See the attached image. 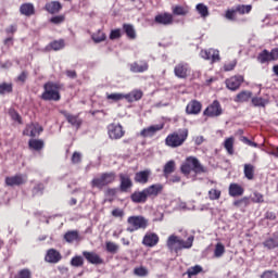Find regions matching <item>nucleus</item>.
Wrapping results in <instances>:
<instances>
[{"mask_svg": "<svg viewBox=\"0 0 278 278\" xmlns=\"http://www.w3.org/2000/svg\"><path fill=\"white\" fill-rule=\"evenodd\" d=\"M194 243V236L188 237V239L185 241L184 239H179V237L172 235L167 239V247L170 249V251L175 250L181 251L184 249H192V244Z\"/></svg>", "mask_w": 278, "mask_h": 278, "instance_id": "1", "label": "nucleus"}, {"mask_svg": "<svg viewBox=\"0 0 278 278\" xmlns=\"http://www.w3.org/2000/svg\"><path fill=\"white\" fill-rule=\"evenodd\" d=\"M188 140V129H179L169 134L165 139L166 147H170V149H177V147H181L184 142Z\"/></svg>", "mask_w": 278, "mask_h": 278, "instance_id": "2", "label": "nucleus"}, {"mask_svg": "<svg viewBox=\"0 0 278 278\" xmlns=\"http://www.w3.org/2000/svg\"><path fill=\"white\" fill-rule=\"evenodd\" d=\"M180 170L184 175H190V173H197L198 175H201V173H205V167L201 165V162H199V159L194 156L187 157L186 162L181 165Z\"/></svg>", "mask_w": 278, "mask_h": 278, "instance_id": "3", "label": "nucleus"}, {"mask_svg": "<svg viewBox=\"0 0 278 278\" xmlns=\"http://www.w3.org/2000/svg\"><path fill=\"white\" fill-rule=\"evenodd\" d=\"M45 91L41 94L42 101H60L62 96H60V86L55 83H46L43 85Z\"/></svg>", "mask_w": 278, "mask_h": 278, "instance_id": "4", "label": "nucleus"}, {"mask_svg": "<svg viewBox=\"0 0 278 278\" xmlns=\"http://www.w3.org/2000/svg\"><path fill=\"white\" fill-rule=\"evenodd\" d=\"M114 181H116V173H102L99 177L93 178L91 180V187L98 188L99 190H103L105 186H110V184H114Z\"/></svg>", "mask_w": 278, "mask_h": 278, "instance_id": "5", "label": "nucleus"}, {"mask_svg": "<svg viewBox=\"0 0 278 278\" xmlns=\"http://www.w3.org/2000/svg\"><path fill=\"white\" fill-rule=\"evenodd\" d=\"M128 227L126 231H129V233H134V231H138V229H147L149 227V220L144 218L143 216H130L127 219Z\"/></svg>", "mask_w": 278, "mask_h": 278, "instance_id": "6", "label": "nucleus"}, {"mask_svg": "<svg viewBox=\"0 0 278 278\" xmlns=\"http://www.w3.org/2000/svg\"><path fill=\"white\" fill-rule=\"evenodd\" d=\"M108 134L111 140H121L125 136V129H123V125L112 123L108 126Z\"/></svg>", "mask_w": 278, "mask_h": 278, "instance_id": "7", "label": "nucleus"}, {"mask_svg": "<svg viewBox=\"0 0 278 278\" xmlns=\"http://www.w3.org/2000/svg\"><path fill=\"white\" fill-rule=\"evenodd\" d=\"M275 60H278V48H274L270 52L264 49L257 55V61L260 64H266V62H275Z\"/></svg>", "mask_w": 278, "mask_h": 278, "instance_id": "8", "label": "nucleus"}, {"mask_svg": "<svg viewBox=\"0 0 278 278\" xmlns=\"http://www.w3.org/2000/svg\"><path fill=\"white\" fill-rule=\"evenodd\" d=\"M174 75L178 77V79H187L190 75V65L186 62H180L174 67Z\"/></svg>", "mask_w": 278, "mask_h": 278, "instance_id": "9", "label": "nucleus"}, {"mask_svg": "<svg viewBox=\"0 0 278 278\" xmlns=\"http://www.w3.org/2000/svg\"><path fill=\"white\" fill-rule=\"evenodd\" d=\"M203 114L204 116H210L211 118L220 116V114H223L220 102H218V100H214L213 103L204 110Z\"/></svg>", "mask_w": 278, "mask_h": 278, "instance_id": "10", "label": "nucleus"}, {"mask_svg": "<svg viewBox=\"0 0 278 278\" xmlns=\"http://www.w3.org/2000/svg\"><path fill=\"white\" fill-rule=\"evenodd\" d=\"M154 23L155 25H164L165 27H168V25H173V23H175V18L172 13L164 12L155 15Z\"/></svg>", "mask_w": 278, "mask_h": 278, "instance_id": "11", "label": "nucleus"}, {"mask_svg": "<svg viewBox=\"0 0 278 278\" xmlns=\"http://www.w3.org/2000/svg\"><path fill=\"white\" fill-rule=\"evenodd\" d=\"M242 84H244V76H232L226 79V88H228V90H231L232 92L239 90Z\"/></svg>", "mask_w": 278, "mask_h": 278, "instance_id": "12", "label": "nucleus"}, {"mask_svg": "<svg viewBox=\"0 0 278 278\" xmlns=\"http://www.w3.org/2000/svg\"><path fill=\"white\" fill-rule=\"evenodd\" d=\"M130 188H134V181L129 174H119V190L121 192H129Z\"/></svg>", "mask_w": 278, "mask_h": 278, "instance_id": "13", "label": "nucleus"}, {"mask_svg": "<svg viewBox=\"0 0 278 278\" xmlns=\"http://www.w3.org/2000/svg\"><path fill=\"white\" fill-rule=\"evenodd\" d=\"M23 184H27V178L23 177L21 174L5 178V185L11 188L14 186H23Z\"/></svg>", "mask_w": 278, "mask_h": 278, "instance_id": "14", "label": "nucleus"}, {"mask_svg": "<svg viewBox=\"0 0 278 278\" xmlns=\"http://www.w3.org/2000/svg\"><path fill=\"white\" fill-rule=\"evenodd\" d=\"M146 194L149 198L155 199V197L162 194V190H164V186L162 184H155L147 187L146 189Z\"/></svg>", "mask_w": 278, "mask_h": 278, "instance_id": "15", "label": "nucleus"}, {"mask_svg": "<svg viewBox=\"0 0 278 278\" xmlns=\"http://www.w3.org/2000/svg\"><path fill=\"white\" fill-rule=\"evenodd\" d=\"M45 260L48 262V264H58V262L62 260V254H60V252L55 249H50L47 251Z\"/></svg>", "mask_w": 278, "mask_h": 278, "instance_id": "16", "label": "nucleus"}, {"mask_svg": "<svg viewBox=\"0 0 278 278\" xmlns=\"http://www.w3.org/2000/svg\"><path fill=\"white\" fill-rule=\"evenodd\" d=\"M203 105L198 100H191L186 108L187 114L197 115L201 114Z\"/></svg>", "mask_w": 278, "mask_h": 278, "instance_id": "17", "label": "nucleus"}, {"mask_svg": "<svg viewBox=\"0 0 278 278\" xmlns=\"http://www.w3.org/2000/svg\"><path fill=\"white\" fill-rule=\"evenodd\" d=\"M83 255L85 260L89 262V264H94L96 266H98L99 264H103V258H101V256L94 252L85 251L83 252Z\"/></svg>", "mask_w": 278, "mask_h": 278, "instance_id": "18", "label": "nucleus"}, {"mask_svg": "<svg viewBox=\"0 0 278 278\" xmlns=\"http://www.w3.org/2000/svg\"><path fill=\"white\" fill-rule=\"evenodd\" d=\"M160 242V237L155 232L147 233L143 237L142 244L144 247H155Z\"/></svg>", "mask_w": 278, "mask_h": 278, "instance_id": "19", "label": "nucleus"}, {"mask_svg": "<svg viewBox=\"0 0 278 278\" xmlns=\"http://www.w3.org/2000/svg\"><path fill=\"white\" fill-rule=\"evenodd\" d=\"M161 129H163L162 126L153 125L148 128H143L140 131V136H142V138H153V136H155V134H157V131H161Z\"/></svg>", "mask_w": 278, "mask_h": 278, "instance_id": "20", "label": "nucleus"}, {"mask_svg": "<svg viewBox=\"0 0 278 278\" xmlns=\"http://www.w3.org/2000/svg\"><path fill=\"white\" fill-rule=\"evenodd\" d=\"M151 177V169L141 170L135 174L136 184H149Z\"/></svg>", "mask_w": 278, "mask_h": 278, "instance_id": "21", "label": "nucleus"}, {"mask_svg": "<svg viewBox=\"0 0 278 278\" xmlns=\"http://www.w3.org/2000/svg\"><path fill=\"white\" fill-rule=\"evenodd\" d=\"M45 10L49 14H60V12L62 11V3H60V1L48 2L45 5Z\"/></svg>", "mask_w": 278, "mask_h": 278, "instance_id": "22", "label": "nucleus"}, {"mask_svg": "<svg viewBox=\"0 0 278 278\" xmlns=\"http://www.w3.org/2000/svg\"><path fill=\"white\" fill-rule=\"evenodd\" d=\"M20 13L22 16H34V14H36V8L31 2H26L21 4Z\"/></svg>", "mask_w": 278, "mask_h": 278, "instance_id": "23", "label": "nucleus"}, {"mask_svg": "<svg viewBox=\"0 0 278 278\" xmlns=\"http://www.w3.org/2000/svg\"><path fill=\"white\" fill-rule=\"evenodd\" d=\"M131 73H144L149 71V63L147 61L134 62L130 64Z\"/></svg>", "mask_w": 278, "mask_h": 278, "instance_id": "24", "label": "nucleus"}, {"mask_svg": "<svg viewBox=\"0 0 278 278\" xmlns=\"http://www.w3.org/2000/svg\"><path fill=\"white\" fill-rule=\"evenodd\" d=\"M149 198L144 189L142 191H135L130 195V201H132V203H144Z\"/></svg>", "mask_w": 278, "mask_h": 278, "instance_id": "25", "label": "nucleus"}, {"mask_svg": "<svg viewBox=\"0 0 278 278\" xmlns=\"http://www.w3.org/2000/svg\"><path fill=\"white\" fill-rule=\"evenodd\" d=\"M228 192L230 197H242V194H244V188L236 182H232L229 185Z\"/></svg>", "mask_w": 278, "mask_h": 278, "instance_id": "26", "label": "nucleus"}, {"mask_svg": "<svg viewBox=\"0 0 278 278\" xmlns=\"http://www.w3.org/2000/svg\"><path fill=\"white\" fill-rule=\"evenodd\" d=\"M263 247L268 249V251H273V249H277L278 247V235H273L271 237L267 238L263 242Z\"/></svg>", "mask_w": 278, "mask_h": 278, "instance_id": "27", "label": "nucleus"}, {"mask_svg": "<svg viewBox=\"0 0 278 278\" xmlns=\"http://www.w3.org/2000/svg\"><path fill=\"white\" fill-rule=\"evenodd\" d=\"M65 242H68V244H72V242H79L81 238L79 237V231L77 230H70L65 232L64 235Z\"/></svg>", "mask_w": 278, "mask_h": 278, "instance_id": "28", "label": "nucleus"}, {"mask_svg": "<svg viewBox=\"0 0 278 278\" xmlns=\"http://www.w3.org/2000/svg\"><path fill=\"white\" fill-rule=\"evenodd\" d=\"M190 10L188 9V7H182V5H174L172 7V14L174 16H188Z\"/></svg>", "mask_w": 278, "mask_h": 278, "instance_id": "29", "label": "nucleus"}, {"mask_svg": "<svg viewBox=\"0 0 278 278\" xmlns=\"http://www.w3.org/2000/svg\"><path fill=\"white\" fill-rule=\"evenodd\" d=\"M251 97H253V92L243 90L236 96L235 102L247 103V101H250Z\"/></svg>", "mask_w": 278, "mask_h": 278, "instance_id": "30", "label": "nucleus"}, {"mask_svg": "<svg viewBox=\"0 0 278 278\" xmlns=\"http://www.w3.org/2000/svg\"><path fill=\"white\" fill-rule=\"evenodd\" d=\"M251 103L254 108H266L270 103V100L262 97H253Z\"/></svg>", "mask_w": 278, "mask_h": 278, "instance_id": "31", "label": "nucleus"}, {"mask_svg": "<svg viewBox=\"0 0 278 278\" xmlns=\"http://www.w3.org/2000/svg\"><path fill=\"white\" fill-rule=\"evenodd\" d=\"M142 94V90H134L130 93L125 94V99H127L129 103H134V101H140Z\"/></svg>", "mask_w": 278, "mask_h": 278, "instance_id": "32", "label": "nucleus"}, {"mask_svg": "<svg viewBox=\"0 0 278 278\" xmlns=\"http://www.w3.org/2000/svg\"><path fill=\"white\" fill-rule=\"evenodd\" d=\"M123 30L125 31L127 38H129V40H136V28H134V25L131 24H124L123 25Z\"/></svg>", "mask_w": 278, "mask_h": 278, "instance_id": "33", "label": "nucleus"}, {"mask_svg": "<svg viewBox=\"0 0 278 278\" xmlns=\"http://www.w3.org/2000/svg\"><path fill=\"white\" fill-rule=\"evenodd\" d=\"M28 147L34 149V151H42V149H45V141L40 139H30L28 141Z\"/></svg>", "mask_w": 278, "mask_h": 278, "instance_id": "34", "label": "nucleus"}, {"mask_svg": "<svg viewBox=\"0 0 278 278\" xmlns=\"http://www.w3.org/2000/svg\"><path fill=\"white\" fill-rule=\"evenodd\" d=\"M65 118H66L67 123L72 124L73 127H77V129H79V127H81V119L79 118V116L66 114Z\"/></svg>", "mask_w": 278, "mask_h": 278, "instance_id": "35", "label": "nucleus"}, {"mask_svg": "<svg viewBox=\"0 0 278 278\" xmlns=\"http://www.w3.org/2000/svg\"><path fill=\"white\" fill-rule=\"evenodd\" d=\"M235 8H236L237 14H241V15L250 14L251 11L253 10V5L251 4H238Z\"/></svg>", "mask_w": 278, "mask_h": 278, "instance_id": "36", "label": "nucleus"}, {"mask_svg": "<svg viewBox=\"0 0 278 278\" xmlns=\"http://www.w3.org/2000/svg\"><path fill=\"white\" fill-rule=\"evenodd\" d=\"M195 10L202 18H207V16H210V9L204 3L197 4Z\"/></svg>", "mask_w": 278, "mask_h": 278, "instance_id": "37", "label": "nucleus"}, {"mask_svg": "<svg viewBox=\"0 0 278 278\" xmlns=\"http://www.w3.org/2000/svg\"><path fill=\"white\" fill-rule=\"evenodd\" d=\"M243 173L247 179L251 180L255 177V167L252 164H245Z\"/></svg>", "mask_w": 278, "mask_h": 278, "instance_id": "38", "label": "nucleus"}, {"mask_svg": "<svg viewBox=\"0 0 278 278\" xmlns=\"http://www.w3.org/2000/svg\"><path fill=\"white\" fill-rule=\"evenodd\" d=\"M200 273H203V267L201 265H194L193 267H189L187 269V275L189 278H192L199 275Z\"/></svg>", "mask_w": 278, "mask_h": 278, "instance_id": "39", "label": "nucleus"}, {"mask_svg": "<svg viewBox=\"0 0 278 278\" xmlns=\"http://www.w3.org/2000/svg\"><path fill=\"white\" fill-rule=\"evenodd\" d=\"M108 37L105 36V33H103L102 30H98L97 33L91 35V39L93 40V42H96L97 45H99V42H104V40Z\"/></svg>", "mask_w": 278, "mask_h": 278, "instance_id": "40", "label": "nucleus"}, {"mask_svg": "<svg viewBox=\"0 0 278 278\" xmlns=\"http://www.w3.org/2000/svg\"><path fill=\"white\" fill-rule=\"evenodd\" d=\"M163 173H164L165 177H168V175L175 173V161H168L164 165Z\"/></svg>", "mask_w": 278, "mask_h": 278, "instance_id": "41", "label": "nucleus"}, {"mask_svg": "<svg viewBox=\"0 0 278 278\" xmlns=\"http://www.w3.org/2000/svg\"><path fill=\"white\" fill-rule=\"evenodd\" d=\"M224 148L226 149L228 155H233V137H229L225 140Z\"/></svg>", "mask_w": 278, "mask_h": 278, "instance_id": "42", "label": "nucleus"}, {"mask_svg": "<svg viewBox=\"0 0 278 278\" xmlns=\"http://www.w3.org/2000/svg\"><path fill=\"white\" fill-rule=\"evenodd\" d=\"M105 249L108 251V253H112V255H116V253H118V244L109 241L105 243Z\"/></svg>", "mask_w": 278, "mask_h": 278, "instance_id": "43", "label": "nucleus"}, {"mask_svg": "<svg viewBox=\"0 0 278 278\" xmlns=\"http://www.w3.org/2000/svg\"><path fill=\"white\" fill-rule=\"evenodd\" d=\"M134 275L136 277H147L149 275V269L144 266H139L134 269Z\"/></svg>", "mask_w": 278, "mask_h": 278, "instance_id": "44", "label": "nucleus"}, {"mask_svg": "<svg viewBox=\"0 0 278 278\" xmlns=\"http://www.w3.org/2000/svg\"><path fill=\"white\" fill-rule=\"evenodd\" d=\"M223 255H225V245L218 242L215 245L214 257H223Z\"/></svg>", "mask_w": 278, "mask_h": 278, "instance_id": "45", "label": "nucleus"}, {"mask_svg": "<svg viewBox=\"0 0 278 278\" xmlns=\"http://www.w3.org/2000/svg\"><path fill=\"white\" fill-rule=\"evenodd\" d=\"M31 192H33V197H38L40 194H43V192H45V185L42 182L37 184L33 188Z\"/></svg>", "mask_w": 278, "mask_h": 278, "instance_id": "46", "label": "nucleus"}, {"mask_svg": "<svg viewBox=\"0 0 278 278\" xmlns=\"http://www.w3.org/2000/svg\"><path fill=\"white\" fill-rule=\"evenodd\" d=\"M64 21H66V15L64 14L55 15L50 18V23H52V25H62Z\"/></svg>", "mask_w": 278, "mask_h": 278, "instance_id": "47", "label": "nucleus"}, {"mask_svg": "<svg viewBox=\"0 0 278 278\" xmlns=\"http://www.w3.org/2000/svg\"><path fill=\"white\" fill-rule=\"evenodd\" d=\"M220 194H222L220 190H218V189H211L208 191V199L211 201H218V199H220Z\"/></svg>", "mask_w": 278, "mask_h": 278, "instance_id": "48", "label": "nucleus"}, {"mask_svg": "<svg viewBox=\"0 0 278 278\" xmlns=\"http://www.w3.org/2000/svg\"><path fill=\"white\" fill-rule=\"evenodd\" d=\"M106 99L109 101H114V102L123 101V99H125V94H123V93H109V94H106Z\"/></svg>", "mask_w": 278, "mask_h": 278, "instance_id": "49", "label": "nucleus"}, {"mask_svg": "<svg viewBox=\"0 0 278 278\" xmlns=\"http://www.w3.org/2000/svg\"><path fill=\"white\" fill-rule=\"evenodd\" d=\"M236 14H238V11H236V7L232 9H228L225 13V18H227V21H236Z\"/></svg>", "mask_w": 278, "mask_h": 278, "instance_id": "50", "label": "nucleus"}, {"mask_svg": "<svg viewBox=\"0 0 278 278\" xmlns=\"http://www.w3.org/2000/svg\"><path fill=\"white\" fill-rule=\"evenodd\" d=\"M71 264H72V266H74L75 268H79V267L84 266V257H81V256H74V257L71 260Z\"/></svg>", "mask_w": 278, "mask_h": 278, "instance_id": "51", "label": "nucleus"}, {"mask_svg": "<svg viewBox=\"0 0 278 278\" xmlns=\"http://www.w3.org/2000/svg\"><path fill=\"white\" fill-rule=\"evenodd\" d=\"M50 47L53 51H60V49H64V40H55L50 43Z\"/></svg>", "mask_w": 278, "mask_h": 278, "instance_id": "52", "label": "nucleus"}, {"mask_svg": "<svg viewBox=\"0 0 278 278\" xmlns=\"http://www.w3.org/2000/svg\"><path fill=\"white\" fill-rule=\"evenodd\" d=\"M12 92V84L3 83L0 85V94Z\"/></svg>", "mask_w": 278, "mask_h": 278, "instance_id": "53", "label": "nucleus"}, {"mask_svg": "<svg viewBox=\"0 0 278 278\" xmlns=\"http://www.w3.org/2000/svg\"><path fill=\"white\" fill-rule=\"evenodd\" d=\"M14 278H31V270L24 268L20 270Z\"/></svg>", "mask_w": 278, "mask_h": 278, "instance_id": "54", "label": "nucleus"}, {"mask_svg": "<svg viewBox=\"0 0 278 278\" xmlns=\"http://www.w3.org/2000/svg\"><path fill=\"white\" fill-rule=\"evenodd\" d=\"M261 278H278V273L277 270H265L262 275Z\"/></svg>", "mask_w": 278, "mask_h": 278, "instance_id": "55", "label": "nucleus"}, {"mask_svg": "<svg viewBox=\"0 0 278 278\" xmlns=\"http://www.w3.org/2000/svg\"><path fill=\"white\" fill-rule=\"evenodd\" d=\"M10 116L12 121H15L16 123H23V118L21 117V114L16 112L15 110L10 111Z\"/></svg>", "mask_w": 278, "mask_h": 278, "instance_id": "56", "label": "nucleus"}, {"mask_svg": "<svg viewBox=\"0 0 278 278\" xmlns=\"http://www.w3.org/2000/svg\"><path fill=\"white\" fill-rule=\"evenodd\" d=\"M81 163V153L74 152L72 155V164H80Z\"/></svg>", "mask_w": 278, "mask_h": 278, "instance_id": "57", "label": "nucleus"}, {"mask_svg": "<svg viewBox=\"0 0 278 278\" xmlns=\"http://www.w3.org/2000/svg\"><path fill=\"white\" fill-rule=\"evenodd\" d=\"M111 214L114 218H123L125 216V212L122 208H115Z\"/></svg>", "mask_w": 278, "mask_h": 278, "instance_id": "58", "label": "nucleus"}, {"mask_svg": "<svg viewBox=\"0 0 278 278\" xmlns=\"http://www.w3.org/2000/svg\"><path fill=\"white\" fill-rule=\"evenodd\" d=\"M121 29H114V30H111V34H110V40H118V38H121Z\"/></svg>", "mask_w": 278, "mask_h": 278, "instance_id": "59", "label": "nucleus"}, {"mask_svg": "<svg viewBox=\"0 0 278 278\" xmlns=\"http://www.w3.org/2000/svg\"><path fill=\"white\" fill-rule=\"evenodd\" d=\"M254 203H264V195L260 192H254V198L252 199Z\"/></svg>", "mask_w": 278, "mask_h": 278, "instance_id": "60", "label": "nucleus"}, {"mask_svg": "<svg viewBox=\"0 0 278 278\" xmlns=\"http://www.w3.org/2000/svg\"><path fill=\"white\" fill-rule=\"evenodd\" d=\"M18 29V26L16 24L10 25L8 28H5V34L10 36V34L13 36V34H16Z\"/></svg>", "mask_w": 278, "mask_h": 278, "instance_id": "61", "label": "nucleus"}, {"mask_svg": "<svg viewBox=\"0 0 278 278\" xmlns=\"http://www.w3.org/2000/svg\"><path fill=\"white\" fill-rule=\"evenodd\" d=\"M211 61L212 62H219L220 61V54H219L218 50H212Z\"/></svg>", "mask_w": 278, "mask_h": 278, "instance_id": "62", "label": "nucleus"}, {"mask_svg": "<svg viewBox=\"0 0 278 278\" xmlns=\"http://www.w3.org/2000/svg\"><path fill=\"white\" fill-rule=\"evenodd\" d=\"M236 64H238V62H236V61L225 64L224 71H226V72L233 71L236 68Z\"/></svg>", "mask_w": 278, "mask_h": 278, "instance_id": "63", "label": "nucleus"}, {"mask_svg": "<svg viewBox=\"0 0 278 278\" xmlns=\"http://www.w3.org/2000/svg\"><path fill=\"white\" fill-rule=\"evenodd\" d=\"M201 56L204 59V60H212V50H204L201 52Z\"/></svg>", "mask_w": 278, "mask_h": 278, "instance_id": "64", "label": "nucleus"}]
</instances>
